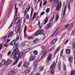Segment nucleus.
Instances as JSON below:
<instances>
[{
    "mask_svg": "<svg viewBox=\"0 0 75 75\" xmlns=\"http://www.w3.org/2000/svg\"><path fill=\"white\" fill-rule=\"evenodd\" d=\"M13 53L10 55L11 58H14L15 59L19 58L22 59L24 57V53L23 52H20L18 49L16 48L13 51Z\"/></svg>",
    "mask_w": 75,
    "mask_h": 75,
    "instance_id": "1",
    "label": "nucleus"
},
{
    "mask_svg": "<svg viewBox=\"0 0 75 75\" xmlns=\"http://www.w3.org/2000/svg\"><path fill=\"white\" fill-rule=\"evenodd\" d=\"M18 72V70L16 69H14L9 71L8 74V75H14L17 72Z\"/></svg>",
    "mask_w": 75,
    "mask_h": 75,
    "instance_id": "2",
    "label": "nucleus"
},
{
    "mask_svg": "<svg viewBox=\"0 0 75 75\" xmlns=\"http://www.w3.org/2000/svg\"><path fill=\"white\" fill-rule=\"evenodd\" d=\"M61 5H62L61 2H59L57 5L56 8L57 10V11H59V10L61 9Z\"/></svg>",
    "mask_w": 75,
    "mask_h": 75,
    "instance_id": "3",
    "label": "nucleus"
},
{
    "mask_svg": "<svg viewBox=\"0 0 75 75\" xmlns=\"http://www.w3.org/2000/svg\"><path fill=\"white\" fill-rule=\"evenodd\" d=\"M30 65V62L26 61L23 64V66L25 68H27Z\"/></svg>",
    "mask_w": 75,
    "mask_h": 75,
    "instance_id": "4",
    "label": "nucleus"
},
{
    "mask_svg": "<svg viewBox=\"0 0 75 75\" xmlns=\"http://www.w3.org/2000/svg\"><path fill=\"white\" fill-rule=\"evenodd\" d=\"M47 52H48V51L47 50H45L43 53L41 58V59H43L44 58H45L46 57V55H47Z\"/></svg>",
    "mask_w": 75,
    "mask_h": 75,
    "instance_id": "5",
    "label": "nucleus"
},
{
    "mask_svg": "<svg viewBox=\"0 0 75 75\" xmlns=\"http://www.w3.org/2000/svg\"><path fill=\"white\" fill-rule=\"evenodd\" d=\"M51 27V22H49L45 26V28L46 29H48L50 27Z\"/></svg>",
    "mask_w": 75,
    "mask_h": 75,
    "instance_id": "6",
    "label": "nucleus"
},
{
    "mask_svg": "<svg viewBox=\"0 0 75 75\" xmlns=\"http://www.w3.org/2000/svg\"><path fill=\"white\" fill-rule=\"evenodd\" d=\"M20 20V18L18 17H16L14 21V23L15 24H17V25H18V21Z\"/></svg>",
    "mask_w": 75,
    "mask_h": 75,
    "instance_id": "7",
    "label": "nucleus"
},
{
    "mask_svg": "<svg viewBox=\"0 0 75 75\" xmlns=\"http://www.w3.org/2000/svg\"><path fill=\"white\" fill-rule=\"evenodd\" d=\"M48 21V17H46V18L44 19V21L43 23H44V24L45 25V24L47 23Z\"/></svg>",
    "mask_w": 75,
    "mask_h": 75,
    "instance_id": "8",
    "label": "nucleus"
},
{
    "mask_svg": "<svg viewBox=\"0 0 75 75\" xmlns=\"http://www.w3.org/2000/svg\"><path fill=\"white\" fill-rule=\"evenodd\" d=\"M55 65H56V64L55 63H53L51 65V66L50 68L51 69H53V68H54L55 67Z\"/></svg>",
    "mask_w": 75,
    "mask_h": 75,
    "instance_id": "9",
    "label": "nucleus"
},
{
    "mask_svg": "<svg viewBox=\"0 0 75 75\" xmlns=\"http://www.w3.org/2000/svg\"><path fill=\"white\" fill-rule=\"evenodd\" d=\"M14 9L15 10H16V12H15V17H16V14H17V11H18V8H16V4H15V5Z\"/></svg>",
    "mask_w": 75,
    "mask_h": 75,
    "instance_id": "10",
    "label": "nucleus"
},
{
    "mask_svg": "<svg viewBox=\"0 0 75 75\" xmlns=\"http://www.w3.org/2000/svg\"><path fill=\"white\" fill-rule=\"evenodd\" d=\"M34 10H33V6H32L31 7V14H30V20H31L32 19V16L33 15V11Z\"/></svg>",
    "mask_w": 75,
    "mask_h": 75,
    "instance_id": "11",
    "label": "nucleus"
},
{
    "mask_svg": "<svg viewBox=\"0 0 75 75\" xmlns=\"http://www.w3.org/2000/svg\"><path fill=\"white\" fill-rule=\"evenodd\" d=\"M60 48H61V47H58L56 49V50H55V52H54V55H56L57 53V52H58V51H59V50H60Z\"/></svg>",
    "mask_w": 75,
    "mask_h": 75,
    "instance_id": "12",
    "label": "nucleus"
},
{
    "mask_svg": "<svg viewBox=\"0 0 75 75\" xmlns=\"http://www.w3.org/2000/svg\"><path fill=\"white\" fill-rule=\"evenodd\" d=\"M35 59V56H31L30 58H29V61H33V60Z\"/></svg>",
    "mask_w": 75,
    "mask_h": 75,
    "instance_id": "13",
    "label": "nucleus"
},
{
    "mask_svg": "<svg viewBox=\"0 0 75 75\" xmlns=\"http://www.w3.org/2000/svg\"><path fill=\"white\" fill-rule=\"evenodd\" d=\"M58 13H57L55 19V21L56 22H57V20L59 19V15H58Z\"/></svg>",
    "mask_w": 75,
    "mask_h": 75,
    "instance_id": "14",
    "label": "nucleus"
},
{
    "mask_svg": "<svg viewBox=\"0 0 75 75\" xmlns=\"http://www.w3.org/2000/svg\"><path fill=\"white\" fill-rule=\"evenodd\" d=\"M38 32L39 34H40V35H42L44 33V31L43 30H38Z\"/></svg>",
    "mask_w": 75,
    "mask_h": 75,
    "instance_id": "15",
    "label": "nucleus"
},
{
    "mask_svg": "<svg viewBox=\"0 0 75 75\" xmlns=\"http://www.w3.org/2000/svg\"><path fill=\"white\" fill-rule=\"evenodd\" d=\"M52 58V54H50L49 55L48 57L47 58V60L49 61H51V60Z\"/></svg>",
    "mask_w": 75,
    "mask_h": 75,
    "instance_id": "16",
    "label": "nucleus"
},
{
    "mask_svg": "<svg viewBox=\"0 0 75 75\" xmlns=\"http://www.w3.org/2000/svg\"><path fill=\"white\" fill-rule=\"evenodd\" d=\"M73 60V57L70 56L69 57L68 61L69 62H72Z\"/></svg>",
    "mask_w": 75,
    "mask_h": 75,
    "instance_id": "17",
    "label": "nucleus"
},
{
    "mask_svg": "<svg viewBox=\"0 0 75 75\" xmlns=\"http://www.w3.org/2000/svg\"><path fill=\"white\" fill-rule=\"evenodd\" d=\"M66 52L67 54H70L71 53V50L69 49H67L66 50Z\"/></svg>",
    "mask_w": 75,
    "mask_h": 75,
    "instance_id": "18",
    "label": "nucleus"
},
{
    "mask_svg": "<svg viewBox=\"0 0 75 75\" xmlns=\"http://www.w3.org/2000/svg\"><path fill=\"white\" fill-rule=\"evenodd\" d=\"M27 30V26H25V27L24 29V37H26V34L25 33H26V31Z\"/></svg>",
    "mask_w": 75,
    "mask_h": 75,
    "instance_id": "19",
    "label": "nucleus"
},
{
    "mask_svg": "<svg viewBox=\"0 0 75 75\" xmlns=\"http://www.w3.org/2000/svg\"><path fill=\"white\" fill-rule=\"evenodd\" d=\"M14 46L16 47V48H17V47H18L20 46V45L19 44V43H18V42H16L14 45Z\"/></svg>",
    "mask_w": 75,
    "mask_h": 75,
    "instance_id": "20",
    "label": "nucleus"
},
{
    "mask_svg": "<svg viewBox=\"0 0 75 75\" xmlns=\"http://www.w3.org/2000/svg\"><path fill=\"white\" fill-rule=\"evenodd\" d=\"M66 10H67V6H65V7L64 9V10L63 12V16H65V12H66Z\"/></svg>",
    "mask_w": 75,
    "mask_h": 75,
    "instance_id": "21",
    "label": "nucleus"
},
{
    "mask_svg": "<svg viewBox=\"0 0 75 75\" xmlns=\"http://www.w3.org/2000/svg\"><path fill=\"white\" fill-rule=\"evenodd\" d=\"M13 33L14 32L13 31L11 32L8 35V38H10V37H12L13 35Z\"/></svg>",
    "mask_w": 75,
    "mask_h": 75,
    "instance_id": "22",
    "label": "nucleus"
},
{
    "mask_svg": "<svg viewBox=\"0 0 75 75\" xmlns=\"http://www.w3.org/2000/svg\"><path fill=\"white\" fill-rule=\"evenodd\" d=\"M15 43H16V40H13L11 42L10 44H11V45H14V44H15Z\"/></svg>",
    "mask_w": 75,
    "mask_h": 75,
    "instance_id": "23",
    "label": "nucleus"
},
{
    "mask_svg": "<svg viewBox=\"0 0 75 75\" xmlns=\"http://www.w3.org/2000/svg\"><path fill=\"white\" fill-rule=\"evenodd\" d=\"M11 62V60L9 59H8V61H7V62L6 63V65H7L8 64H10Z\"/></svg>",
    "mask_w": 75,
    "mask_h": 75,
    "instance_id": "24",
    "label": "nucleus"
},
{
    "mask_svg": "<svg viewBox=\"0 0 75 75\" xmlns=\"http://www.w3.org/2000/svg\"><path fill=\"white\" fill-rule=\"evenodd\" d=\"M1 63V65H4L6 64V60L4 59L2 60V61Z\"/></svg>",
    "mask_w": 75,
    "mask_h": 75,
    "instance_id": "25",
    "label": "nucleus"
},
{
    "mask_svg": "<svg viewBox=\"0 0 75 75\" xmlns=\"http://www.w3.org/2000/svg\"><path fill=\"white\" fill-rule=\"evenodd\" d=\"M55 49V47H52L49 50L50 52H52V51H54Z\"/></svg>",
    "mask_w": 75,
    "mask_h": 75,
    "instance_id": "26",
    "label": "nucleus"
},
{
    "mask_svg": "<svg viewBox=\"0 0 75 75\" xmlns=\"http://www.w3.org/2000/svg\"><path fill=\"white\" fill-rule=\"evenodd\" d=\"M29 72L30 71L29 70L27 69H26L25 70L24 73H25V74H28Z\"/></svg>",
    "mask_w": 75,
    "mask_h": 75,
    "instance_id": "27",
    "label": "nucleus"
},
{
    "mask_svg": "<svg viewBox=\"0 0 75 75\" xmlns=\"http://www.w3.org/2000/svg\"><path fill=\"white\" fill-rule=\"evenodd\" d=\"M72 46L73 47L72 49H75V42H73L72 44Z\"/></svg>",
    "mask_w": 75,
    "mask_h": 75,
    "instance_id": "28",
    "label": "nucleus"
},
{
    "mask_svg": "<svg viewBox=\"0 0 75 75\" xmlns=\"http://www.w3.org/2000/svg\"><path fill=\"white\" fill-rule=\"evenodd\" d=\"M7 38V36H3L1 39L2 41H4Z\"/></svg>",
    "mask_w": 75,
    "mask_h": 75,
    "instance_id": "29",
    "label": "nucleus"
},
{
    "mask_svg": "<svg viewBox=\"0 0 75 75\" xmlns=\"http://www.w3.org/2000/svg\"><path fill=\"white\" fill-rule=\"evenodd\" d=\"M18 59L19 58L16 59V60L15 62L12 65H15L16 64H17V62H18Z\"/></svg>",
    "mask_w": 75,
    "mask_h": 75,
    "instance_id": "30",
    "label": "nucleus"
},
{
    "mask_svg": "<svg viewBox=\"0 0 75 75\" xmlns=\"http://www.w3.org/2000/svg\"><path fill=\"white\" fill-rule=\"evenodd\" d=\"M50 74L51 75H53L54 74V69H52L51 70Z\"/></svg>",
    "mask_w": 75,
    "mask_h": 75,
    "instance_id": "31",
    "label": "nucleus"
},
{
    "mask_svg": "<svg viewBox=\"0 0 75 75\" xmlns=\"http://www.w3.org/2000/svg\"><path fill=\"white\" fill-rule=\"evenodd\" d=\"M38 35H40L38 31H37L35 33V36H37Z\"/></svg>",
    "mask_w": 75,
    "mask_h": 75,
    "instance_id": "32",
    "label": "nucleus"
},
{
    "mask_svg": "<svg viewBox=\"0 0 75 75\" xmlns=\"http://www.w3.org/2000/svg\"><path fill=\"white\" fill-rule=\"evenodd\" d=\"M58 2H59V0H54V4H57Z\"/></svg>",
    "mask_w": 75,
    "mask_h": 75,
    "instance_id": "33",
    "label": "nucleus"
},
{
    "mask_svg": "<svg viewBox=\"0 0 75 75\" xmlns=\"http://www.w3.org/2000/svg\"><path fill=\"white\" fill-rule=\"evenodd\" d=\"M39 41H40V40H39V39H36L34 40V41L35 43H37V42H39Z\"/></svg>",
    "mask_w": 75,
    "mask_h": 75,
    "instance_id": "34",
    "label": "nucleus"
},
{
    "mask_svg": "<svg viewBox=\"0 0 75 75\" xmlns=\"http://www.w3.org/2000/svg\"><path fill=\"white\" fill-rule=\"evenodd\" d=\"M75 74V70L71 71V75H74Z\"/></svg>",
    "mask_w": 75,
    "mask_h": 75,
    "instance_id": "35",
    "label": "nucleus"
},
{
    "mask_svg": "<svg viewBox=\"0 0 75 75\" xmlns=\"http://www.w3.org/2000/svg\"><path fill=\"white\" fill-rule=\"evenodd\" d=\"M63 68L64 71H66V66L65 64L63 65Z\"/></svg>",
    "mask_w": 75,
    "mask_h": 75,
    "instance_id": "36",
    "label": "nucleus"
},
{
    "mask_svg": "<svg viewBox=\"0 0 75 75\" xmlns=\"http://www.w3.org/2000/svg\"><path fill=\"white\" fill-rule=\"evenodd\" d=\"M22 63H23L22 61H21L20 62L18 65V67H20V66H21V64H22Z\"/></svg>",
    "mask_w": 75,
    "mask_h": 75,
    "instance_id": "37",
    "label": "nucleus"
},
{
    "mask_svg": "<svg viewBox=\"0 0 75 75\" xmlns=\"http://www.w3.org/2000/svg\"><path fill=\"white\" fill-rule=\"evenodd\" d=\"M64 50H62L61 52V53H60V57H62V55L63 54V52H64Z\"/></svg>",
    "mask_w": 75,
    "mask_h": 75,
    "instance_id": "38",
    "label": "nucleus"
},
{
    "mask_svg": "<svg viewBox=\"0 0 75 75\" xmlns=\"http://www.w3.org/2000/svg\"><path fill=\"white\" fill-rule=\"evenodd\" d=\"M33 53L35 55H37L38 54V52L37 50H35L33 52Z\"/></svg>",
    "mask_w": 75,
    "mask_h": 75,
    "instance_id": "39",
    "label": "nucleus"
},
{
    "mask_svg": "<svg viewBox=\"0 0 75 75\" xmlns=\"http://www.w3.org/2000/svg\"><path fill=\"white\" fill-rule=\"evenodd\" d=\"M68 8L69 10V11L71 10V7L70 6V3L69 2L68 4Z\"/></svg>",
    "mask_w": 75,
    "mask_h": 75,
    "instance_id": "40",
    "label": "nucleus"
},
{
    "mask_svg": "<svg viewBox=\"0 0 75 75\" xmlns=\"http://www.w3.org/2000/svg\"><path fill=\"white\" fill-rule=\"evenodd\" d=\"M52 41H53V42H54V43H55V42H56V41H57V39H53L52 40Z\"/></svg>",
    "mask_w": 75,
    "mask_h": 75,
    "instance_id": "41",
    "label": "nucleus"
},
{
    "mask_svg": "<svg viewBox=\"0 0 75 75\" xmlns=\"http://www.w3.org/2000/svg\"><path fill=\"white\" fill-rule=\"evenodd\" d=\"M43 69H44V67H42L40 68V71H43Z\"/></svg>",
    "mask_w": 75,
    "mask_h": 75,
    "instance_id": "42",
    "label": "nucleus"
},
{
    "mask_svg": "<svg viewBox=\"0 0 75 75\" xmlns=\"http://www.w3.org/2000/svg\"><path fill=\"white\" fill-rule=\"evenodd\" d=\"M26 19H29V18H30V17H29V15H28V14H26Z\"/></svg>",
    "mask_w": 75,
    "mask_h": 75,
    "instance_id": "43",
    "label": "nucleus"
},
{
    "mask_svg": "<svg viewBox=\"0 0 75 75\" xmlns=\"http://www.w3.org/2000/svg\"><path fill=\"white\" fill-rule=\"evenodd\" d=\"M69 24H68L67 25H66L65 26V28H66L67 29V28H69Z\"/></svg>",
    "mask_w": 75,
    "mask_h": 75,
    "instance_id": "44",
    "label": "nucleus"
},
{
    "mask_svg": "<svg viewBox=\"0 0 75 75\" xmlns=\"http://www.w3.org/2000/svg\"><path fill=\"white\" fill-rule=\"evenodd\" d=\"M58 69L59 70L61 69V66H57Z\"/></svg>",
    "mask_w": 75,
    "mask_h": 75,
    "instance_id": "45",
    "label": "nucleus"
},
{
    "mask_svg": "<svg viewBox=\"0 0 75 75\" xmlns=\"http://www.w3.org/2000/svg\"><path fill=\"white\" fill-rule=\"evenodd\" d=\"M47 1H45L44 3L43 4V6H45V5H46V4H47Z\"/></svg>",
    "mask_w": 75,
    "mask_h": 75,
    "instance_id": "46",
    "label": "nucleus"
},
{
    "mask_svg": "<svg viewBox=\"0 0 75 75\" xmlns=\"http://www.w3.org/2000/svg\"><path fill=\"white\" fill-rule=\"evenodd\" d=\"M29 50L28 48L26 49L25 50V52H29Z\"/></svg>",
    "mask_w": 75,
    "mask_h": 75,
    "instance_id": "47",
    "label": "nucleus"
},
{
    "mask_svg": "<svg viewBox=\"0 0 75 75\" xmlns=\"http://www.w3.org/2000/svg\"><path fill=\"white\" fill-rule=\"evenodd\" d=\"M17 27H16V28H15V31H16V30H17V31L18 32L20 31V28H19L18 29H17Z\"/></svg>",
    "mask_w": 75,
    "mask_h": 75,
    "instance_id": "48",
    "label": "nucleus"
},
{
    "mask_svg": "<svg viewBox=\"0 0 75 75\" xmlns=\"http://www.w3.org/2000/svg\"><path fill=\"white\" fill-rule=\"evenodd\" d=\"M58 30V28H57L56 29V30L53 33L52 35H53L54 34H55V33H56L57 31V30Z\"/></svg>",
    "mask_w": 75,
    "mask_h": 75,
    "instance_id": "49",
    "label": "nucleus"
},
{
    "mask_svg": "<svg viewBox=\"0 0 75 75\" xmlns=\"http://www.w3.org/2000/svg\"><path fill=\"white\" fill-rule=\"evenodd\" d=\"M61 66V62H58V64H57V66Z\"/></svg>",
    "mask_w": 75,
    "mask_h": 75,
    "instance_id": "50",
    "label": "nucleus"
},
{
    "mask_svg": "<svg viewBox=\"0 0 75 75\" xmlns=\"http://www.w3.org/2000/svg\"><path fill=\"white\" fill-rule=\"evenodd\" d=\"M42 1H40V6H39L40 7H41V6H42Z\"/></svg>",
    "mask_w": 75,
    "mask_h": 75,
    "instance_id": "51",
    "label": "nucleus"
},
{
    "mask_svg": "<svg viewBox=\"0 0 75 75\" xmlns=\"http://www.w3.org/2000/svg\"><path fill=\"white\" fill-rule=\"evenodd\" d=\"M50 11V8H47L46 10V12L48 13Z\"/></svg>",
    "mask_w": 75,
    "mask_h": 75,
    "instance_id": "52",
    "label": "nucleus"
},
{
    "mask_svg": "<svg viewBox=\"0 0 75 75\" xmlns=\"http://www.w3.org/2000/svg\"><path fill=\"white\" fill-rule=\"evenodd\" d=\"M44 14H45V12L43 11L40 13V15L42 16V15H44Z\"/></svg>",
    "mask_w": 75,
    "mask_h": 75,
    "instance_id": "53",
    "label": "nucleus"
},
{
    "mask_svg": "<svg viewBox=\"0 0 75 75\" xmlns=\"http://www.w3.org/2000/svg\"><path fill=\"white\" fill-rule=\"evenodd\" d=\"M19 39V36H18L17 38L16 39V41H18Z\"/></svg>",
    "mask_w": 75,
    "mask_h": 75,
    "instance_id": "54",
    "label": "nucleus"
},
{
    "mask_svg": "<svg viewBox=\"0 0 75 75\" xmlns=\"http://www.w3.org/2000/svg\"><path fill=\"white\" fill-rule=\"evenodd\" d=\"M2 48H3V46L1 45V44L0 45V51L2 49Z\"/></svg>",
    "mask_w": 75,
    "mask_h": 75,
    "instance_id": "55",
    "label": "nucleus"
},
{
    "mask_svg": "<svg viewBox=\"0 0 75 75\" xmlns=\"http://www.w3.org/2000/svg\"><path fill=\"white\" fill-rule=\"evenodd\" d=\"M29 40H31V39H33V37L32 36H30L29 37Z\"/></svg>",
    "mask_w": 75,
    "mask_h": 75,
    "instance_id": "56",
    "label": "nucleus"
},
{
    "mask_svg": "<svg viewBox=\"0 0 75 75\" xmlns=\"http://www.w3.org/2000/svg\"><path fill=\"white\" fill-rule=\"evenodd\" d=\"M28 11H26L25 10V12H24V14H27V12H28Z\"/></svg>",
    "mask_w": 75,
    "mask_h": 75,
    "instance_id": "57",
    "label": "nucleus"
},
{
    "mask_svg": "<svg viewBox=\"0 0 75 75\" xmlns=\"http://www.w3.org/2000/svg\"><path fill=\"white\" fill-rule=\"evenodd\" d=\"M68 41H69V40H67L65 42H64V44H67V42H68Z\"/></svg>",
    "mask_w": 75,
    "mask_h": 75,
    "instance_id": "58",
    "label": "nucleus"
},
{
    "mask_svg": "<svg viewBox=\"0 0 75 75\" xmlns=\"http://www.w3.org/2000/svg\"><path fill=\"white\" fill-rule=\"evenodd\" d=\"M10 54H11V51H9L7 54L8 55H10Z\"/></svg>",
    "mask_w": 75,
    "mask_h": 75,
    "instance_id": "59",
    "label": "nucleus"
},
{
    "mask_svg": "<svg viewBox=\"0 0 75 75\" xmlns=\"http://www.w3.org/2000/svg\"><path fill=\"white\" fill-rule=\"evenodd\" d=\"M28 49H29V51H31V50H33V47H31V48L29 47V48H28Z\"/></svg>",
    "mask_w": 75,
    "mask_h": 75,
    "instance_id": "60",
    "label": "nucleus"
},
{
    "mask_svg": "<svg viewBox=\"0 0 75 75\" xmlns=\"http://www.w3.org/2000/svg\"><path fill=\"white\" fill-rule=\"evenodd\" d=\"M51 44H52V45H53L55 44L54 42L52 40L51 42Z\"/></svg>",
    "mask_w": 75,
    "mask_h": 75,
    "instance_id": "61",
    "label": "nucleus"
},
{
    "mask_svg": "<svg viewBox=\"0 0 75 75\" xmlns=\"http://www.w3.org/2000/svg\"><path fill=\"white\" fill-rule=\"evenodd\" d=\"M36 14H37V13H35L34 14H33V16H35V17L36 16Z\"/></svg>",
    "mask_w": 75,
    "mask_h": 75,
    "instance_id": "62",
    "label": "nucleus"
},
{
    "mask_svg": "<svg viewBox=\"0 0 75 75\" xmlns=\"http://www.w3.org/2000/svg\"><path fill=\"white\" fill-rule=\"evenodd\" d=\"M20 19L19 20H18V24H20V23H21V21H20Z\"/></svg>",
    "mask_w": 75,
    "mask_h": 75,
    "instance_id": "63",
    "label": "nucleus"
},
{
    "mask_svg": "<svg viewBox=\"0 0 75 75\" xmlns=\"http://www.w3.org/2000/svg\"><path fill=\"white\" fill-rule=\"evenodd\" d=\"M74 64L75 65V54H74Z\"/></svg>",
    "mask_w": 75,
    "mask_h": 75,
    "instance_id": "64",
    "label": "nucleus"
}]
</instances>
